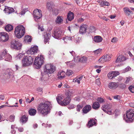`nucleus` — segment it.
<instances>
[{
  "label": "nucleus",
  "mask_w": 134,
  "mask_h": 134,
  "mask_svg": "<svg viewBox=\"0 0 134 134\" xmlns=\"http://www.w3.org/2000/svg\"><path fill=\"white\" fill-rule=\"evenodd\" d=\"M37 90L39 92H41L42 91V88L41 87H38L37 88Z\"/></svg>",
  "instance_id": "obj_56"
},
{
  "label": "nucleus",
  "mask_w": 134,
  "mask_h": 134,
  "mask_svg": "<svg viewBox=\"0 0 134 134\" xmlns=\"http://www.w3.org/2000/svg\"><path fill=\"white\" fill-rule=\"evenodd\" d=\"M101 4L102 6L104 5L109 6L110 5V3L107 1H102L101 3Z\"/></svg>",
  "instance_id": "obj_40"
},
{
  "label": "nucleus",
  "mask_w": 134,
  "mask_h": 134,
  "mask_svg": "<svg viewBox=\"0 0 134 134\" xmlns=\"http://www.w3.org/2000/svg\"><path fill=\"white\" fill-rule=\"evenodd\" d=\"M28 120V118L26 115H24L21 118L20 120L23 123H26Z\"/></svg>",
  "instance_id": "obj_32"
},
{
  "label": "nucleus",
  "mask_w": 134,
  "mask_h": 134,
  "mask_svg": "<svg viewBox=\"0 0 134 134\" xmlns=\"http://www.w3.org/2000/svg\"><path fill=\"white\" fill-rule=\"evenodd\" d=\"M55 52L53 50H51L48 53L49 55H53L54 53Z\"/></svg>",
  "instance_id": "obj_51"
},
{
  "label": "nucleus",
  "mask_w": 134,
  "mask_h": 134,
  "mask_svg": "<svg viewBox=\"0 0 134 134\" xmlns=\"http://www.w3.org/2000/svg\"><path fill=\"white\" fill-rule=\"evenodd\" d=\"M71 98L69 97H67L65 98L61 103V105L65 106L68 105L70 102Z\"/></svg>",
  "instance_id": "obj_13"
},
{
  "label": "nucleus",
  "mask_w": 134,
  "mask_h": 134,
  "mask_svg": "<svg viewBox=\"0 0 134 134\" xmlns=\"http://www.w3.org/2000/svg\"><path fill=\"white\" fill-rule=\"evenodd\" d=\"M0 99L3 100L4 99V96L3 95H0Z\"/></svg>",
  "instance_id": "obj_63"
},
{
  "label": "nucleus",
  "mask_w": 134,
  "mask_h": 134,
  "mask_svg": "<svg viewBox=\"0 0 134 134\" xmlns=\"http://www.w3.org/2000/svg\"><path fill=\"white\" fill-rule=\"evenodd\" d=\"M38 50L37 46H34L31 47V48L27 51V54L30 53L31 54H34L37 52Z\"/></svg>",
  "instance_id": "obj_14"
},
{
  "label": "nucleus",
  "mask_w": 134,
  "mask_h": 134,
  "mask_svg": "<svg viewBox=\"0 0 134 134\" xmlns=\"http://www.w3.org/2000/svg\"><path fill=\"white\" fill-rule=\"evenodd\" d=\"M126 119L125 121L127 122H132L134 121V111L132 109H130L126 113Z\"/></svg>",
  "instance_id": "obj_5"
},
{
  "label": "nucleus",
  "mask_w": 134,
  "mask_h": 134,
  "mask_svg": "<svg viewBox=\"0 0 134 134\" xmlns=\"http://www.w3.org/2000/svg\"><path fill=\"white\" fill-rule=\"evenodd\" d=\"M119 86L122 89H124L126 87V85L124 83H121L120 84Z\"/></svg>",
  "instance_id": "obj_49"
},
{
  "label": "nucleus",
  "mask_w": 134,
  "mask_h": 134,
  "mask_svg": "<svg viewBox=\"0 0 134 134\" xmlns=\"http://www.w3.org/2000/svg\"><path fill=\"white\" fill-rule=\"evenodd\" d=\"M21 44L18 41L13 40L11 42V47L15 49L19 50L21 49Z\"/></svg>",
  "instance_id": "obj_8"
},
{
  "label": "nucleus",
  "mask_w": 134,
  "mask_h": 134,
  "mask_svg": "<svg viewBox=\"0 0 134 134\" xmlns=\"http://www.w3.org/2000/svg\"><path fill=\"white\" fill-rule=\"evenodd\" d=\"M87 60V58L86 57L83 56L79 58V62L82 63H85L86 62Z\"/></svg>",
  "instance_id": "obj_29"
},
{
  "label": "nucleus",
  "mask_w": 134,
  "mask_h": 134,
  "mask_svg": "<svg viewBox=\"0 0 134 134\" xmlns=\"http://www.w3.org/2000/svg\"><path fill=\"white\" fill-rule=\"evenodd\" d=\"M66 95H68L67 97H70V96H73L74 94L73 93L72 91L71 90L69 91L67 93H66Z\"/></svg>",
  "instance_id": "obj_41"
},
{
  "label": "nucleus",
  "mask_w": 134,
  "mask_h": 134,
  "mask_svg": "<svg viewBox=\"0 0 134 134\" xmlns=\"http://www.w3.org/2000/svg\"><path fill=\"white\" fill-rule=\"evenodd\" d=\"M32 38L31 36H30L29 35L26 36L25 37V41L28 42H31Z\"/></svg>",
  "instance_id": "obj_36"
},
{
  "label": "nucleus",
  "mask_w": 134,
  "mask_h": 134,
  "mask_svg": "<svg viewBox=\"0 0 134 134\" xmlns=\"http://www.w3.org/2000/svg\"><path fill=\"white\" fill-rule=\"evenodd\" d=\"M62 31L58 28H55L52 32L53 36L55 38L59 39L62 36Z\"/></svg>",
  "instance_id": "obj_7"
},
{
  "label": "nucleus",
  "mask_w": 134,
  "mask_h": 134,
  "mask_svg": "<svg viewBox=\"0 0 134 134\" xmlns=\"http://www.w3.org/2000/svg\"><path fill=\"white\" fill-rule=\"evenodd\" d=\"M9 39L8 35L6 32H0V41L2 42H5L7 41Z\"/></svg>",
  "instance_id": "obj_9"
},
{
  "label": "nucleus",
  "mask_w": 134,
  "mask_h": 134,
  "mask_svg": "<svg viewBox=\"0 0 134 134\" xmlns=\"http://www.w3.org/2000/svg\"><path fill=\"white\" fill-rule=\"evenodd\" d=\"M37 113V110L34 109H31L29 111V114L31 116H34Z\"/></svg>",
  "instance_id": "obj_30"
},
{
  "label": "nucleus",
  "mask_w": 134,
  "mask_h": 134,
  "mask_svg": "<svg viewBox=\"0 0 134 134\" xmlns=\"http://www.w3.org/2000/svg\"><path fill=\"white\" fill-rule=\"evenodd\" d=\"M102 52V49H99L94 51V53L95 55H97L100 54Z\"/></svg>",
  "instance_id": "obj_39"
},
{
  "label": "nucleus",
  "mask_w": 134,
  "mask_h": 134,
  "mask_svg": "<svg viewBox=\"0 0 134 134\" xmlns=\"http://www.w3.org/2000/svg\"><path fill=\"white\" fill-rule=\"evenodd\" d=\"M51 105L50 102L48 101L40 103L37 107L38 113L43 116L46 115L50 112Z\"/></svg>",
  "instance_id": "obj_1"
},
{
  "label": "nucleus",
  "mask_w": 134,
  "mask_h": 134,
  "mask_svg": "<svg viewBox=\"0 0 134 134\" xmlns=\"http://www.w3.org/2000/svg\"><path fill=\"white\" fill-rule=\"evenodd\" d=\"M73 82H77L78 84L80 83V82L79 80H78L76 77L73 79Z\"/></svg>",
  "instance_id": "obj_48"
},
{
  "label": "nucleus",
  "mask_w": 134,
  "mask_h": 134,
  "mask_svg": "<svg viewBox=\"0 0 134 134\" xmlns=\"http://www.w3.org/2000/svg\"><path fill=\"white\" fill-rule=\"evenodd\" d=\"M85 19L82 17H81L79 18L77 22L78 23H81L82 22H83L84 20Z\"/></svg>",
  "instance_id": "obj_46"
},
{
  "label": "nucleus",
  "mask_w": 134,
  "mask_h": 134,
  "mask_svg": "<svg viewBox=\"0 0 134 134\" xmlns=\"http://www.w3.org/2000/svg\"><path fill=\"white\" fill-rule=\"evenodd\" d=\"M126 60L125 57L124 55H121L118 56L115 62L116 63H120Z\"/></svg>",
  "instance_id": "obj_20"
},
{
  "label": "nucleus",
  "mask_w": 134,
  "mask_h": 134,
  "mask_svg": "<svg viewBox=\"0 0 134 134\" xmlns=\"http://www.w3.org/2000/svg\"><path fill=\"white\" fill-rule=\"evenodd\" d=\"M7 11H8V12L9 13H11L13 12L14 10V9L12 8H10L8 9Z\"/></svg>",
  "instance_id": "obj_54"
},
{
  "label": "nucleus",
  "mask_w": 134,
  "mask_h": 134,
  "mask_svg": "<svg viewBox=\"0 0 134 134\" xmlns=\"http://www.w3.org/2000/svg\"><path fill=\"white\" fill-rule=\"evenodd\" d=\"M97 100L100 103H102L105 102L104 99L101 97H98L97 99Z\"/></svg>",
  "instance_id": "obj_37"
},
{
  "label": "nucleus",
  "mask_w": 134,
  "mask_h": 134,
  "mask_svg": "<svg viewBox=\"0 0 134 134\" xmlns=\"http://www.w3.org/2000/svg\"><path fill=\"white\" fill-rule=\"evenodd\" d=\"M83 106L82 105L79 104L77 105L76 109L77 111L80 112V110L83 108Z\"/></svg>",
  "instance_id": "obj_38"
},
{
  "label": "nucleus",
  "mask_w": 134,
  "mask_h": 134,
  "mask_svg": "<svg viewBox=\"0 0 134 134\" xmlns=\"http://www.w3.org/2000/svg\"><path fill=\"white\" fill-rule=\"evenodd\" d=\"M25 30L24 27L22 25H19L16 27L14 31L16 37L20 38H21L25 34Z\"/></svg>",
  "instance_id": "obj_2"
},
{
  "label": "nucleus",
  "mask_w": 134,
  "mask_h": 134,
  "mask_svg": "<svg viewBox=\"0 0 134 134\" xmlns=\"http://www.w3.org/2000/svg\"><path fill=\"white\" fill-rule=\"evenodd\" d=\"M119 86L118 83L112 82H110L109 84L108 87L110 89H115L117 88Z\"/></svg>",
  "instance_id": "obj_17"
},
{
  "label": "nucleus",
  "mask_w": 134,
  "mask_h": 134,
  "mask_svg": "<svg viewBox=\"0 0 134 134\" xmlns=\"http://www.w3.org/2000/svg\"><path fill=\"white\" fill-rule=\"evenodd\" d=\"M92 107L94 109L98 110L100 107V104L98 102H95L93 103Z\"/></svg>",
  "instance_id": "obj_25"
},
{
  "label": "nucleus",
  "mask_w": 134,
  "mask_h": 134,
  "mask_svg": "<svg viewBox=\"0 0 134 134\" xmlns=\"http://www.w3.org/2000/svg\"><path fill=\"white\" fill-rule=\"evenodd\" d=\"M18 130L19 132H21L23 131L24 129L22 127H19L18 128Z\"/></svg>",
  "instance_id": "obj_57"
},
{
  "label": "nucleus",
  "mask_w": 134,
  "mask_h": 134,
  "mask_svg": "<svg viewBox=\"0 0 134 134\" xmlns=\"http://www.w3.org/2000/svg\"><path fill=\"white\" fill-rule=\"evenodd\" d=\"M67 18L69 21H71L74 18V14L71 11L69 12L68 13Z\"/></svg>",
  "instance_id": "obj_23"
},
{
  "label": "nucleus",
  "mask_w": 134,
  "mask_h": 134,
  "mask_svg": "<svg viewBox=\"0 0 134 134\" xmlns=\"http://www.w3.org/2000/svg\"><path fill=\"white\" fill-rule=\"evenodd\" d=\"M49 38L48 37H47V38H45L44 39V41L45 43H47L49 41Z\"/></svg>",
  "instance_id": "obj_55"
},
{
  "label": "nucleus",
  "mask_w": 134,
  "mask_h": 134,
  "mask_svg": "<svg viewBox=\"0 0 134 134\" xmlns=\"http://www.w3.org/2000/svg\"><path fill=\"white\" fill-rule=\"evenodd\" d=\"M123 10L125 15L128 16H130L131 14H133L132 12L128 7H125L124 8Z\"/></svg>",
  "instance_id": "obj_19"
},
{
  "label": "nucleus",
  "mask_w": 134,
  "mask_h": 134,
  "mask_svg": "<svg viewBox=\"0 0 134 134\" xmlns=\"http://www.w3.org/2000/svg\"><path fill=\"white\" fill-rule=\"evenodd\" d=\"M111 54H108L107 55L102 57L99 60V62L101 63H103L110 60L111 58Z\"/></svg>",
  "instance_id": "obj_11"
},
{
  "label": "nucleus",
  "mask_w": 134,
  "mask_h": 134,
  "mask_svg": "<svg viewBox=\"0 0 134 134\" xmlns=\"http://www.w3.org/2000/svg\"><path fill=\"white\" fill-rule=\"evenodd\" d=\"M15 119V116L14 115H11L9 117V120L10 121L12 122L14 121Z\"/></svg>",
  "instance_id": "obj_45"
},
{
  "label": "nucleus",
  "mask_w": 134,
  "mask_h": 134,
  "mask_svg": "<svg viewBox=\"0 0 134 134\" xmlns=\"http://www.w3.org/2000/svg\"><path fill=\"white\" fill-rule=\"evenodd\" d=\"M34 58L29 55L24 56L22 60V65L23 66H29L32 64Z\"/></svg>",
  "instance_id": "obj_3"
},
{
  "label": "nucleus",
  "mask_w": 134,
  "mask_h": 134,
  "mask_svg": "<svg viewBox=\"0 0 134 134\" xmlns=\"http://www.w3.org/2000/svg\"><path fill=\"white\" fill-rule=\"evenodd\" d=\"M129 89L132 93H134V86H130L129 88Z\"/></svg>",
  "instance_id": "obj_44"
},
{
  "label": "nucleus",
  "mask_w": 134,
  "mask_h": 134,
  "mask_svg": "<svg viewBox=\"0 0 134 134\" xmlns=\"http://www.w3.org/2000/svg\"><path fill=\"white\" fill-rule=\"evenodd\" d=\"M33 15L35 21L38 22L42 16V11L40 9H36L33 12Z\"/></svg>",
  "instance_id": "obj_6"
},
{
  "label": "nucleus",
  "mask_w": 134,
  "mask_h": 134,
  "mask_svg": "<svg viewBox=\"0 0 134 134\" xmlns=\"http://www.w3.org/2000/svg\"><path fill=\"white\" fill-rule=\"evenodd\" d=\"M89 30L90 32H92L95 31V27L93 26H91L89 28Z\"/></svg>",
  "instance_id": "obj_43"
},
{
  "label": "nucleus",
  "mask_w": 134,
  "mask_h": 134,
  "mask_svg": "<svg viewBox=\"0 0 134 134\" xmlns=\"http://www.w3.org/2000/svg\"><path fill=\"white\" fill-rule=\"evenodd\" d=\"M119 74V72L117 71H112L109 72L107 74L108 78L111 79L115 77Z\"/></svg>",
  "instance_id": "obj_12"
},
{
  "label": "nucleus",
  "mask_w": 134,
  "mask_h": 134,
  "mask_svg": "<svg viewBox=\"0 0 134 134\" xmlns=\"http://www.w3.org/2000/svg\"><path fill=\"white\" fill-rule=\"evenodd\" d=\"M8 54L7 53V51L6 49L2 51L0 53V60H2L6 55V54Z\"/></svg>",
  "instance_id": "obj_26"
},
{
  "label": "nucleus",
  "mask_w": 134,
  "mask_h": 134,
  "mask_svg": "<svg viewBox=\"0 0 134 134\" xmlns=\"http://www.w3.org/2000/svg\"><path fill=\"white\" fill-rule=\"evenodd\" d=\"M43 56L42 55L40 54L36 57L35 60V64L36 65V68L39 69L44 63Z\"/></svg>",
  "instance_id": "obj_4"
},
{
  "label": "nucleus",
  "mask_w": 134,
  "mask_h": 134,
  "mask_svg": "<svg viewBox=\"0 0 134 134\" xmlns=\"http://www.w3.org/2000/svg\"><path fill=\"white\" fill-rule=\"evenodd\" d=\"M93 40L96 42L99 43L102 41L103 38L99 36H96L94 37Z\"/></svg>",
  "instance_id": "obj_24"
},
{
  "label": "nucleus",
  "mask_w": 134,
  "mask_h": 134,
  "mask_svg": "<svg viewBox=\"0 0 134 134\" xmlns=\"http://www.w3.org/2000/svg\"><path fill=\"white\" fill-rule=\"evenodd\" d=\"M91 109L90 105H87L83 108L82 110L84 114H87L91 110Z\"/></svg>",
  "instance_id": "obj_18"
},
{
  "label": "nucleus",
  "mask_w": 134,
  "mask_h": 134,
  "mask_svg": "<svg viewBox=\"0 0 134 134\" xmlns=\"http://www.w3.org/2000/svg\"><path fill=\"white\" fill-rule=\"evenodd\" d=\"M38 28L39 30H40L41 31H43L44 30V29L43 27H41L40 25L38 26Z\"/></svg>",
  "instance_id": "obj_60"
},
{
  "label": "nucleus",
  "mask_w": 134,
  "mask_h": 134,
  "mask_svg": "<svg viewBox=\"0 0 134 134\" xmlns=\"http://www.w3.org/2000/svg\"><path fill=\"white\" fill-rule=\"evenodd\" d=\"M55 22L57 24L60 25L63 23V17L62 16H58L56 18Z\"/></svg>",
  "instance_id": "obj_21"
},
{
  "label": "nucleus",
  "mask_w": 134,
  "mask_h": 134,
  "mask_svg": "<svg viewBox=\"0 0 134 134\" xmlns=\"http://www.w3.org/2000/svg\"><path fill=\"white\" fill-rule=\"evenodd\" d=\"M18 105H13V106H8L7 105H1L0 106V109L1 108H2L5 107H18Z\"/></svg>",
  "instance_id": "obj_47"
},
{
  "label": "nucleus",
  "mask_w": 134,
  "mask_h": 134,
  "mask_svg": "<svg viewBox=\"0 0 134 134\" xmlns=\"http://www.w3.org/2000/svg\"><path fill=\"white\" fill-rule=\"evenodd\" d=\"M118 41V39L116 37L113 38L111 42H116Z\"/></svg>",
  "instance_id": "obj_50"
},
{
  "label": "nucleus",
  "mask_w": 134,
  "mask_h": 134,
  "mask_svg": "<svg viewBox=\"0 0 134 134\" xmlns=\"http://www.w3.org/2000/svg\"><path fill=\"white\" fill-rule=\"evenodd\" d=\"M63 39L64 41V42L66 43L68 41V40L66 39V37H63Z\"/></svg>",
  "instance_id": "obj_62"
},
{
  "label": "nucleus",
  "mask_w": 134,
  "mask_h": 134,
  "mask_svg": "<svg viewBox=\"0 0 134 134\" xmlns=\"http://www.w3.org/2000/svg\"><path fill=\"white\" fill-rule=\"evenodd\" d=\"M110 110H107L106 111H104L105 112L107 113L109 115H111L112 114V109Z\"/></svg>",
  "instance_id": "obj_53"
},
{
  "label": "nucleus",
  "mask_w": 134,
  "mask_h": 134,
  "mask_svg": "<svg viewBox=\"0 0 134 134\" xmlns=\"http://www.w3.org/2000/svg\"><path fill=\"white\" fill-rule=\"evenodd\" d=\"M65 73L64 71L59 72L57 75L58 76H60L58 77V79H63L65 77Z\"/></svg>",
  "instance_id": "obj_27"
},
{
  "label": "nucleus",
  "mask_w": 134,
  "mask_h": 134,
  "mask_svg": "<svg viewBox=\"0 0 134 134\" xmlns=\"http://www.w3.org/2000/svg\"><path fill=\"white\" fill-rule=\"evenodd\" d=\"M12 58V57L8 53V54H6V55L4 58L3 59H4L6 61H9L11 60Z\"/></svg>",
  "instance_id": "obj_34"
},
{
  "label": "nucleus",
  "mask_w": 134,
  "mask_h": 134,
  "mask_svg": "<svg viewBox=\"0 0 134 134\" xmlns=\"http://www.w3.org/2000/svg\"><path fill=\"white\" fill-rule=\"evenodd\" d=\"M130 79L129 78H127V79L126 80V81L125 82V83H129L130 81Z\"/></svg>",
  "instance_id": "obj_64"
},
{
  "label": "nucleus",
  "mask_w": 134,
  "mask_h": 134,
  "mask_svg": "<svg viewBox=\"0 0 134 134\" xmlns=\"http://www.w3.org/2000/svg\"><path fill=\"white\" fill-rule=\"evenodd\" d=\"M88 28V26L86 24L81 25L80 27L79 32L80 34L85 33Z\"/></svg>",
  "instance_id": "obj_15"
},
{
  "label": "nucleus",
  "mask_w": 134,
  "mask_h": 134,
  "mask_svg": "<svg viewBox=\"0 0 134 134\" xmlns=\"http://www.w3.org/2000/svg\"><path fill=\"white\" fill-rule=\"evenodd\" d=\"M14 71L10 69H7L6 73L9 75V76H12L14 74Z\"/></svg>",
  "instance_id": "obj_35"
},
{
  "label": "nucleus",
  "mask_w": 134,
  "mask_h": 134,
  "mask_svg": "<svg viewBox=\"0 0 134 134\" xmlns=\"http://www.w3.org/2000/svg\"><path fill=\"white\" fill-rule=\"evenodd\" d=\"M46 71L49 74L53 73L55 70V67L51 64H47L46 66Z\"/></svg>",
  "instance_id": "obj_10"
},
{
  "label": "nucleus",
  "mask_w": 134,
  "mask_h": 134,
  "mask_svg": "<svg viewBox=\"0 0 134 134\" xmlns=\"http://www.w3.org/2000/svg\"><path fill=\"white\" fill-rule=\"evenodd\" d=\"M13 29V27L12 25L8 24L5 27V30L8 32H9L12 30Z\"/></svg>",
  "instance_id": "obj_31"
},
{
  "label": "nucleus",
  "mask_w": 134,
  "mask_h": 134,
  "mask_svg": "<svg viewBox=\"0 0 134 134\" xmlns=\"http://www.w3.org/2000/svg\"><path fill=\"white\" fill-rule=\"evenodd\" d=\"M64 98V96L63 95H59L56 98V99L58 103L61 105V103Z\"/></svg>",
  "instance_id": "obj_22"
},
{
  "label": "nucleus",
  "mask_w": 134,
  "mask_h": 134,
  "mask_svg": "<svg viewBox=\"0 0 134 134\" xmlns=\"http://www.w3.org/2000/svg\"><path fill=\"white\" fill-rule=\"evenodd\" d=\"M73 74V71L71 70H68L66 73V75L68 76L71 75Z\"/></svg>",
  "instance_id": "obj_42"
},
{
  "label": "nucleus",
  "mask_w": 134,
  "mask_h": 134,
  "mask_svg": "<svg viewBox=\"0 0 134 134\" xmlns=\"http://www.w3.org/2000/svg\"><path fill=\"white\" fill-rule=\"evenodd\" d=\"M101 19L106 21H107L108 20V18H106L105 16H102L101 18Z\"/></svg>",
  "instance_id": "obj_59"
},
{
  "label": "nucleus",
  "mask_w": 134,
  "mask_h": 134,
  "mask_svg": "<svg viewBox=\"0 0 134 134\" xmlns=\"http://www.w3.org/2000/svg\"><path fill=\"white\" fill-rule=\"evenodd\" d=\"M112 108V105L111 104L107 103L103 105L101 107L102 109L104 111H106L107 110H111Z\"/></svg>",
  "instance_id": "obj_16"
},
{
  "label": "nucleus",
  "mask_w": 134,
  "mask_h": 134,
  "mask_svg": "<svg viewBox=\"0 0 134 134\" xmlns=\"http://www.w3.org/2000/svg\"><path fill=\"white\" fill-rule=\"evenodd\" d=\"M47 8L50 10H52L54 7V5L52 2H48L47 4Z\"/></svg>",
  "instance_id": "obj_28"
},
{
  "label": "nucleus",
  "mask_w": 134,
  "mask_h": 134,
  "mask_svg": "<svg viewBox=\"0 0 134 134\" xmlns=\"http://www.w3.org/2000/svg\"><path fill=\"white\" fill-rule=\"evenodd\" d=\"M95 124V121L92 119H91L89 121L87 126L89 128Z\"/></svg>",
  "instance_id": "obj_33"
},
{
  "label": "nucleus",
  "mask_w": 134,
  "mask_h": 134,
  "mask_svg": "<svg viewBox=\"0 0 134 134\" xmlns=\"http://www.w3.org/2000/svg\"><path fill=\"white\" fill-rule=\"evenodd\" d=\"M96 83L98 85H99L100 84V79L99 78H98L96 79Z\"/></svg>",
  "instance_id": "obj_52"
},
{
  "label": "nucleus",
  "mask_w": 134,
  "mask_h": 134,
  "mask_svg": "<svg viewBox=\"0 0 134 134\" xmlns=\"http://www.w3.org/2000/svg\"><path fill=\"white\" fill-rule=\"evenodd\" d=\"M76 77L78 79V80H79L80 82V81L82 80L83 76H81L80 77Z\"/></svg>",
  "instance_id": "obj_58"
},
{
  "label": "nucleus",
  "mask_w": 134,
  "mask_h": 134,
  "mask_svg": "<svg viewBox=\"0 0 134 134\" xmlns=\"http://www.w3.org/2000/svg\"><path fill=\"white\" fill-rule=\"evenodd\" d=\"M66 39L68 40V41L71 40L72 39V37L66 36Z\"/></svg>",
  "instance_id": "obj_61"
}]
</instances>
